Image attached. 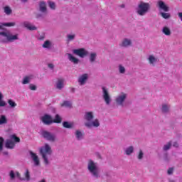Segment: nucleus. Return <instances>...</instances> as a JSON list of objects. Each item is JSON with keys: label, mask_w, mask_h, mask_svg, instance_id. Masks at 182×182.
Returning a JSON list of instances; mask_svg holds the SVG:
<instances>
[{"label": "nucleus", "mask_w": 182, "mask_h": 182, "mask_svg": "<svg viewBox=\"0 0 182 182\" xmlns=\"http://www.w3.org/2000/svg\"><path fill=\"white\" fill-rule=\"evenodd\" d=\"M73 53L80 58H85L89 55V52L85 48L74 49L73 50Z\"/></svg>", "instance_id": "ddd939ff"}, {"label": "nucleus", "mask_w": 182, "mask_h": 182, "mask_svg": "<svg viewBox=\"0 0 182 182\" xmlns=\"http://www.w3.org/2000/svg\"><path fill=\"white\" fill-rule=\"evenodd\" d=\"M126 100H127V95L124 92H120L114 98V102L117 106H120L121 107H124Z\"/></svg>", "instance_id": "6e6552de"}, {"label": "nucleus", "mask_w": 182, "mask_h": 182, "mask_svg": "<svg viewBox=\"0 0 182 182\" xmlns=\"http://www.w3.org/2000/svg\"><path fill=\"white\" fill-rule=\"evenodd\" d=\"M156 6L159 8V11H164V12H168V11H170V7L161 0L156 2Z\"/></svg>", "instance_id": "2eb2a0df"}, {"label": "nucleus", "mask_w": 182, "mask_h": 182, "mask_svg": "<svg viewBox=\"0 0 182 182\" xmlns=\"http://www.w3.org/2000/svg\"><path fill=\"white\" fill-rule=\"evenodd\" d=\"M7 105L6 101L4 100V94L0 92V109L1 107H6Z\"/></svg>", "instance_id": "c85d7f7f"}, {"label": "nucleus", "mask_w": 182, "mask_h": 182, "mask_svg": "<svg viewBox=\"0 0 182 182\" xmlns=\"http://www.w3.org/2000/svg\"><path fill=\"white\" fill-rule=\"evenodd\" d=\"M55 87L58 90H62L65 87V80L62 78L58 79L55 82Z\"/></svg>", "instance_id": "412c9836"}, {"label": "nucleus", "mask_w": 182, "mask_h": 182, "mask_svg": "<svg viewBox=\"0 0 182 182\" xmlns=\"http://www.w3.org/2000/svg\"><path fill=\"white\" fill-rule=\"evenodd\" d=\"M87 170L94 180H99L100 178V168L97 162L90 159L87 163Z\"/></svg>", "instance_id": "f03ea898"}, {"label": "nucleus", "mask_w": 182, "mask_h": 182, "mask_svg": "<svg viewBox=\"0 0 182 182\" xmlns=\"http://www.w3.org/2000/svg\"><path fill=\"white\" fill-rule=\"evenodd\" d=\"M1 29H4V26L2 24V23H0V31Z\"/></svg>", "instance_id": "3c124183"}, {"label": "nucleus", "mask_w": 182, "mask_h": 182, "mask_svg": "<svg viewBox=\"0 0 182 182\" xmlns=\"http://www.w3.org/2000/svg\"><path fill=\"white\" fill-rule=\"evenodd\" d=\"M63 126L65 129H73L75 127V124L73 122H63Z\"/></svg>", "instance_id": "c756f323"}, {"label": "nucleus", "mask_w": 182, "mask_h": 182, "mask_svg": "<svg viewBox=\"0 0 182 182\" xmlns=\"http://www.w3.org/2000/svg\"><path fill=\"white\" fill-rule=\"evenodd\" d=\"M41 122H43L44 124L49 126V124H52V123H53V119H52V116L45 114L41 117Z\"/></svg>", "instance_id": "dca6fc26"}, {"label": "nucleus", "mask_w": 182, "mask_h": 182, "mask_svg": "<svg viewBox=\"0 0 182 182\" xmlns=\"http://www.w3.org/2000/svg\"><path fill=\"white\" fill-rule=\"evenodd\" d=\"M62 107H68V109L72 108V102L70 101H64L63 103L61 104Z\"/></svg>", "instance_id": "473e14b6"}, {"label": "nucleus", "mask_w": 182, "mask_h": 182, "mask_svg": "<svg viewBox=\"0 0 182 182\" xmlns=\"http://www.w3.org/2000/svg\"><path fill=\"white\" fill-rule=\"evenodd\" d=\"M84 120L87 122L85 123V126L88 129H92V127L97 129V127H100V121L99 119H95V112L92 111L85 112Z\"/></svg>", "instance_id": "f257e3e1"}, {"label": "nucleus", "mask_w": 182, "mask_h": 182, "mask_svg": "<svg viewBox=\"0 0 182 182\" xmlns=\"http://www.w3.org/2000/svg\"><path fill=\"white\" fill-rule=\"evenodd\" d=\"M173 171H174V169H173V168H169L168 169L167 173H168V174L169 176H171V174H173Z\"/></svg>", "instance_id": "49530a36"}, {"label": "nucleus", "mask_w": 182, "mask_h": 182, "mask_svg": "<svg viewBox=\"0 0 182 182\" xmlns=\"http://www.w3.org/2000/svg\"><path fill=\"white\" fill-rule=\"evenodd\" d=\"M150 8H151L150 4L141 1L136 8V14L139 16H144L150 11Z\"/></svg>", "instance_id": "39448f33"}, {"label": "nucleus", "mask_w": 182, "mask_h": 182, "mask_svg": "<svg viewBox=\"0 0 182 182\" xmlns=\"http://www.w3.org/2000/svg\"><path fill=\"white\" fill-rule=\"evenodd\" d=\"M53 123H62V118L59 114L55 115V118L53 119Z\"/></svg>", "instance_id": "58836bf2"}, {"label": "nucleus", "mask_w": 182, "mask_h": 182, "mask_svg": "<svg viewBox=\"0 0 182 182\" xmlns=\"http://www.w3.org/2000/svg\"><path fill=\"white\" fill-rule=\"evenodd\" d=\"M118 70L119 73H121L122 75H124V73H126V68H124V66L119 65L118 66Z\"/></svg>", "instance_id": "4c0bfd02"}, {"label": "nucleus", "mask_w": 182, "mask_h": 182, "mask_svg": "<svg viewBox=\"0 0 182 182\" xmlns=\"http://www.w3.org/2000/svg\"><path fill=\"white\" fill-rule=\"evenodd\" d=\"M136 159H137V160H139V161H141V160H143V159H144V151H143V150L139 149L136 152Z\"/></svg>", "instance_id": "cd10ccee"}, {"label": "nucleus", "mask_w": 182, "mask_h": 182, "mask_svg": "<svg viewBox=\"0 0 182 182\" xmlns=\"http://www.w3.org/2000/svg\"><path fill=\"white\" fill-rule=\"evenodd\" d=\"M48 68H49V69H50L51 70H53V69H55V65H53V63H49L48 64Z\"/></svg>", "instance_id": "de8ad7c7"}, {"label": "nucleus", "mask_w": 182, "mask_h": 182, "mask_svg": "<svg viewBox=\"0 0 182 182\" xmlns=\"http://www.w3.org/2000/svg\"><path fill=\"white\" fill-rule=\"evenodd\" d=\"M88 80H89V74L88 73L82 74L77 78L78 85L80 86H85V85H86V83H87Z\"/></svg>", "instance_id": "4468645a"}, {"label": "nucleus", "mask_w": 182, "mask_h": 182, "mask_svg": "<svg viewBox=\"0 0 182 182\" xmlns=\"http://www.w3.org/2000/svg\"><path fill=\"white\" fill-rule=\"evenodd\" d=\"M16 176L17 178L21 180V181H30L31 180V173H29V169L28 168H26L23 173V178L21 176V173L18 171H16Z\"/></svg>", "instance_id": "f8f14e48"}, {"label": "nucleus", "mask_w": 182, "mask_h": 182, "mask_svg": "<svg viewBox=\"0 0 182 182\" xmlns=\"http://www.w3.org/2000/svg\"><path fill=\"white\" fill-rule=\"evenodd\" d=\"M1 42L2 43H11L15 41H18V34L14 35L9 31H1Z\"/></svg>", "instance_id": "20e7f679"}, {"label": "nucleus", "mask_w": 182, "mask_h": 182, "mask_svg": "<svg viewBox=\"0 0 182 182\" xmlns=\"http://www.w3.org/2000/svg\"><path fill=\"white\" fill-rule=\"evenodd\" d=\"M75 38H76V34L75 33L67 35L68 42H72V41H75Z\"/></svg>", "instance_id": "c9c22d12"}, {"label": "nucleus", "mask_w": 182, "mask_h": 182, "mask_svg": "<svg viewBox=\"0 0 182 182\" xmlns=\"http://www.w3.org/2000/svg\"><path fill=\"white\" fill-rule=\"evenodd\" d=\"M161 16L164 18V19H170L171 15H170V13H166V12H161L160 13Z\"/></svg>", "instance_id": "f704fd0d"}, {"label": "nucleus", "mask_w": 182, "mask_h": 182, "mask_svg": "<svg viewBox=\"0 0 182 182\" xmlns=\"http://www.w3.org/2000/svg\"><path fill=\"white\" fill-rule=\"evenodd\" d=\"M31 79H33V75H28L24 77L21 82L22 85H28V83H31Z\"/></svg>", "instance_id": "bb28decb"}, {"label": "nucleus", "mask_w": 182, "mask_h": 182, "mask_svg": "<svg viewBox=\"0 0 182 182\" xmlns=\"http://www.w3.org/2000/svg\"><path fill=\"white\" fill-rule=\"evenodd\" d=\"M8 103L11 107V109H15V107L17 106L16 102H14L12 100H9Z\"/></svg>", "instance_id": "a19ab883"}, {"label": "nucleus", "mask_w": 182, "mask_h": 182, "mask_svg": "<svg viewBox=\"0 0 182 182\" xmlns=\"http://www.w3.org/2000/svg\"><path fill=\"white\" fill-rule=\"evenodd\" d=\"M38 12L36 14V18L38 19L41 18H45L46 15H48V7L46 6V3L45 1H40L38 4Z\"/></svg>", "instance_id": "423d86ee"}, {"label": "nucleus", "mask_w": 182, "mask_h": 182, "mask_svg": "<svg viewBox=\"0 0 182 182\" xmlns=\"http://www.w3.org/2000/svg\"><path fill=\"white\" fill-rule=\"evenodd\" d=\"M30 156L36 167L41 166V160L39 159V156H38L36 154L33 153V151H30Z\"/></svg>", "instance_id": "6ab92c4d"}, {"label": "nucleus", "mask_w": 182, "mask_h": 182, "mask_svg": "<svg viewBox=\"0 0 182 182\" xmlns=\"http://www.w3.org/2000/svg\"><path fill=\"white\" fill-rule=\"evenodd\" d=\"M4 149V138L0 137V151Z\"/></svg>", "instance_id": "37998d69"}, {"label": "nucleus", "mask_w": 182, "mask_h": 182, "mask_svg": "<svg viewBox=\"0 0 182 182\" xmlns=\"http://www.w3.org/2000/svg\"><path fill=\"white\" fill-rule=\"evenodd\" d=\"M21 2H28V0H21Z\"/></svg>", "instance_id": "5fc2aeb1"}, {"label": "nucleus", "mask_w": 182, "mask_h": 182, "mask_svg": "<svg viewBox=\"0 0 182 182\" xmlns=\"http://www.w3.org/2000/svg\"><path fill=\"white\" fill-rule=\"evenodd\" d=\"M49 6H50V9H53V10L56 9V4H55V3H53L52 1H50L49 3Z\"/></svg>", "instance_id": "c03bdc74"}, {"label": "nucleus", "mask_w": 182, "mask_h": 182, "mask_svg": "<svg viewBox=\"0 0 182 182\" xmlns=\"http://www.w3.org/2000/svg\"><path fill=\"white\" fill-rule=\"evenodd\" d=\"M19 143L21 141V139L16 136V135H11V139H9L6 142V149H14L15 147V142Z\"/></svg>", "instance_id": "9d476101"}, {"label": "nucleus", "mask_w": 182, "mask_h": 182, "mask_svg": "<svg viewBox=\"0 0 182 182\" xmlns=\"http://www.w3.org/2000/svg\"><path fill=\"white\" fill-rule=\"evenodd\" d=\"M42 48L44 49H48V50L53 48V43L52 41L47 40L44 41L43 44L42 45Z\"/></svg>", "instance_id": "5701e85b"}, {"label": "nucleus", "mask_w": 182, "mask_h": 182, "mask_svg": "<svg viewBox=\"0 0 182 182\" xmlns=\"http://www.w3.org/2000/svg\"><path fill=\"white\" fill-rule=\"evenodd\" d=\"M97 58V54L96 53H90V63H95Z\"/></svg>", "instance_id": "2f4dec72"}, {"label": "nucleus", "mask_w": 182, "mask_h": 182, "mask_svg": "<svg viewBox=\"0 0 182 182\" xmlns=\"http://www.w3.org/2000/svg\"><path fill=\"white\" fill-rule=\"evenodd\" d=\"M8 124V117L5 114L0 115V126Z\"/></svg>", "instance_id": "393cba45"}, {"label": "nucleus", "mask_w": 182, "mask_h": 182, "mask_svg": "<svg viewBox=\"0 0 182 182\" xmlns=\"http://www.w3.org/2000/svg\"><path fill=\"white\" fill-rule=\"evenodd\" d=\"M102 97L107 105V106H110L112 103V96L110 95V92H109V89L106 87H102Z\"/></svg>", "instance_id": "1a4fd4ad"}, {"label": "nucleus", "mask_w": 182, "mask_h": 182, "mask_svg": "<svg viewBox=\"0 0 182 182\" xmlns=\"http://www.w3.org/2000/svg\"><path fill=\"white\" fill-rule=\"evenodd\" d=\"M5 156H8V151L3 152Z\"/></svg>", "instance_id": "864d4df0"}, {"label": "nucleus", "mask_w": 182, "mask_h": 182, "mask_svg": "<svg viewBox=\"0 0 182 182\" xmlns=\"http://www.w3.org/2000/svg\"><path fill=\"white\" fill-rule=\"evenodd\" d=\"M161 110L164 114H167L168 113H170V105L162 104Z\"/></svg>", "instance_id": "b1692460"}, {"label": "nucleus", "mask_w": 182, "mask_h": 182, "mask_svg": "<svg viewBox=\"0 0 182 182\" xmlns=\"http://www.w3.org/2000/svg\"><path fill=\"white\" fill-rule=\"evenodd\" d=\"M21 25L23 26V28H26L28 31H36V29H38L36 26L31 23L29 21H23L21 23Z\"/></svg>", "instance_id": "f3484780"}, {"label": "nucleus", "mask_w": 182, "mask_h": 182, "mask_svg": "<svg viewBox=\"0 0 182 182\" xmlns=\"http://www.w3.org/2000/svg\"><path fill=\"white\" fill-rule=\"evenodd\" d=\"M132 45L133 42L132 41V39L125 38L122 41L119 46H121V48H130Z\"/></svg>", "instance_id": "a211bd4d"}, {"label": "nucleus", "mask_w": 182, "mask_h": 182, "mask_svg": "<svg viewBox=\"0 0 182 182\" xmlns=\"http://www.w3.org/2000/svg\"><path fill=\"white\" fill-rule=\"evenodd\" d=\"M75 136L76 140L80 141L83 140V133L80 129L75 130Z\"/></svg>", "instance_id": "a878e982"}, {"label": "nucleus", "mask_w": 182, "mask_h": 182, "mask_svg": "<svg viewBox=\"0 0 182 182\" xmlns=\"http://www.w3.org/2000/svg\"><path fill=\"white\" fill-rule=\"evenodd\" d=\"M164 160H165V161H167L168 160V159H167V154H165Z\"/></svg>", "instance_id": "603ef678"}, {"label": "nucleus", "mask_w": 182, "mask_h": 182, "mask_svg": "<svg viewBox=\"0 0 182 182\" xmlns=\"http://www.w3.org/2000/svg\"><path fill=\"white\" fill-rule=\"evenodd\" d=\"M178 16L179 18V19L182 22V12H178Z\"/></svg>", "instance_id": "09e8293b"}, {"label": "nucleus", "mask_w": 182, "mask_h": 182, "mask_svg": "<svg viewBox=\"0 0 182 182\" xmlns=\"http://www.w3.org/2000/svg\"><path fill=\"white\" fill-rule=\"evenodd\" d=\"M162 33L165 34L166 36H170V35H171V30H170V28L164 26L162 28Z\"/></svg>", "instance_id": "7c9ffc66"}, {"label": "nucleus", "mask_w": 182, "mask_h": 182, "mask_svg": "<svg viewBox=\"0 0 182 182\" xmlns=\"http://www.w3.org/2000/svg\"><path fill=\"white\" fill-rule=\"evenodd\" d=\"M9 176L11 178V180H15V178L16 177V172L14 171H10Z\"/></svg>", "instance_id": "79ce46f5"}, {"label": "nucleus", "mask_w": 182, "mask_h": 182, "mask_svg": "<svg viewBox=\"0 0 182 182\" xmlns=\"http://www.w3.org/2000/svg\"><path fill=\"white\" fill-rule=\"evenodd\" d=\"M4 14L6 15H11L12 14V9L10 6H6L4 7Z\"/></svg>", "instance_id": "72a5a7b5"}, {"label": "nucleus", "mask_w": 182, "mask_h": 182, "mask_svg": "<svg viewBox=\"0 0 182 182\" xmlns=\"http://www.w3.org/2000/svg\"><path fill=\"white\" fill-rule=\"evenodd\" d=\"M38 182H46V181L45 179H43V180H41V181H40Z\"/></svg>", "instance_id": "6e6d98bb"}, {"label": "nucleus", "mask_w": 182, "mask_h": 182, "mask_svg": "<svg viewBox=\"0 0 182 182\" xmlns=\"http://www.w3.org/2000/svg\"><path fill=\"white\" fill-rule=\"evenodd\" d=\"M41 136L43 137V139L48 140V141H50L51 143L58 141V136H56V134L53 132L44 130L41 132Z\"/></svg>", "instance_id": "0eeeda50"}, {"label": "nucleus", "mask_w": 182, "mask_h": 182, "mask_svg": "<svg viewBox=\"0 0 182 182\" xmlns=\"http://www.w3.org/2000/svg\"><path fill=\"white\" fill-rule=\"evenodd\" d=\"M134 153V146H129L125 149H124V154L126 156H132Z\"/></svg>", "instance_id": "4be33fe9"}, {"label": "nucleus", "mask_w": 182, "mask_h": 182, "mask_svg": "<svg viewBox=\"0 0 182 182\" xmlns=\"http://www.w3.org/2000/svg\"><path fill=\"white\" fill-rule=\"evenodd\" d=\"M146 60L149 65V66H151L152 68H154L156 65H157L159 62V57L154 54H149Z\"/></svg>", "instance_id": "9b49d317"}, {"label": "nucleus", "mask_w": 182, "mask_h": 182, "mask_svg": "<svg viewBox=\"0 0 182 182\" xmlns=\"http://www.w3.org/2000/svg\"><path fill=\"white\" fill-rule=\"evenodd\" d=\"M68 59L71 62V63H73V65H78L79 62H80V60L79 58L75 57L72 53H67Z\"/></svg>", "instance_id": "aec40b11"}, {"label": "nucleus", "mask_w": 182, "mask_h": 182, "mask_svg": "<svg viewBox=\"0 0 182 182\" xmlns=\"http://www.w3.org/2000/svg\"><path fill=\"white\" fill-rule=\"evenodd\" d=\"M2 25H3V28H4V26L11 28V27L15 26L16 25V23H15V22L2 23Z\"/></svg>", "instance_id": "ea45409f"}, {"label": "nucleus", "mask_w": 182, "mask_h": 182, "mask_svg": "<svg viewBox=\"0 0 182 182\" xmlns=\"http://www.w3.org/2000/svg\"><path fill=\"white\" fill-rule=\"evenodd\" d=\"M52 146L49 144H45L40 148V154L42 156L45 166L50 164V156H52Z\"/></svg>", "instance_id": "7ed1b4c3"}, {"label": "nucleus", "mask_w": 182, "mask_h": 182, "mask_svg": "<svg viewBox=\"0 0 182 182\" xmlns=\"http://www.w3.org/2000/svg\"><path fill=\"white\" fill-rule=\"evenodd\" d=\"M171 141H169L166 143L165 145H164L163 150L164 151H167V150H170L171 149Z\"/></svg>", "instance_id": "e433bc0d"}, {"label": "nucleus", "mask_w": 182, "mask_h": 182, "mask_svg": "<svg viewBox=\"0 0 182 182\" xmlns=\"http://www.w3.org/2000/svg\"><path fill=\"white\" fill-rule=\"evenodd\" d=\"M29 90H36V85L33 84H30L29 85Z\"/></svg>", "instance_id": "a18cd8bd"}, {"label": "nucleus", "mask_w": 182, "mask_h": 182, "mask_svg": "<svg viewBox=\"0 0 182 182\" xmlns=\"http://www.w3.org/2000/svg\"><path fill=\"white\" fill-rule=\"evenodd\" d=\"M173 147H178V143H177V142H173Z\"/></svg>", "instance_id": "8fccbe9b"}]
</instances>
